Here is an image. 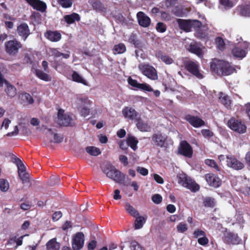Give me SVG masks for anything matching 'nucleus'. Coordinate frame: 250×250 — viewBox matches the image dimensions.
<instances>
[{
	"label": "nucleus",
	"mask_w": 250,
	"mask_h": 250,
	"mask_svg": "<svg viewBox=\"0 0 250 250\" xmlns=\"http://www.w3.org/2000/svg\"><path fill=\"white\" fill-rule=\"evenodd\" d=\"M210 68L211 71L218 75H229L234 71L229 62L224 60L214 59L210 63Z\"/></svg>",
	"instance_id": "obj_1"
},
{
	"label": "nucleus",
	"mask_w": 250,
	"mask_h": 250,
	"mask_svg": "<svg viewBox=\"0 0 250 250\" xmlns=\"http://www.w3.org/2000/svg\"><path fill=\"white\" fill-rule=\"evenodd\" d=\"M103 172L108 178L120 183L125 178V175L110 163H106L102 167Z\"/></svg>",
	"instance_id": "obj_2"
},
{
	"label": "nucleus",
	"mask_w": 250,
	"mask_h": 250,
	"mask_svg": "<svg viewBox=\"0 0 250 250\" xmlns=\"http://www.w3.org/2000/svg\"><path fill=\"white\" fill-rule=\"evenodd\" d=\"M177 177L178 179V183L183 187L193 192H196L199 189V186L188 177L186 174L184 173H180L177 176Z\"/></svg>",
	"instance_id": "obj_3"
},
{
	"label": "nucleus",
	"mask_w": 250,
	"mask_h": 250,
	"mask_svg": "<svg viewBox=\"0 0 250 250\" xmlns=\"http://www.w3.org/2000/svg\"><path fill=\"white\" fill-rule=\"evenodd\" d=\"M249 46L250 44L247 42H239L232 50V54L235 57L242 59L246 56V50Z\"/></svg>",
	"instance_id": "obj_4"
},
{
	"label": "nucleus",
	"mask_w": 250,
	"mask_h": 250,
	"mask_svg": "<svg viewBox=\"0 0 250 250\" xmlns=\"http://www.w3.org/2000/svg\"><path fill=\"white\" fill-rule=\"evenodd\" d=\"M186 69L197 78L201 79L204 78L203 74L199 70V64L196 62L187 61L184 62Z\"/></svg>",
	"instance_id": "obj_5"
},
{
	"label": "nucleus",
	"mask_w": 250,
	"mask_h": 250,
	"mask_svg": "<svg viewBox=\"0 0 250 250\" xmlns=\"http://www.w3.org/2000/svg\"><path fill=\"white\" fill-rule=\"evenodd\" d=\"M139 68L141 72L148 78L152 80L158 79V75L156 70L153 66L147 64H141Z\"/></svg>",
	"instance_id": "obj_6"
},
{
	"label": "nucleus",
	"mask_w": 250,
	"mask_h": 250,
	"mask_svg": "<svg viewBox=\"0 0 250 250\" xmlns=\"http://www.w3.org/2000/svg\"><path fill=\"white\" fill-rule=\"evenodd\" d=\"M77 104L79 105L78 110L82 116L86 117L89 114V105L90 101L86 98H80L77 99Z\"/></svg>",
	"instance_id": "obj_7"
},
{
	"label": "nucleus",
	"mask_w": 250,
	"mask_h": 250,
	"mask_svg": "<svg viewBox=\"0 0 250 250\" xmlns=\"http://www.w3.org/2000/svg\"><path fill=\"white\" fill-rule=\"evenodd\" d=\"M6 52L10 54L14 55L16 54L20 48L21 47V44L16 40L9 41L5 43Z\"/></svg>",
	"instance_id": "obj_8"
},
{
	"label": "nucleus",
	"mask_w": 250,
	"mask_h": 250,
	"mask_svg": "<svg viewBox=\"0 0 250 250\" xmlns=\"http://www.w3.org/2000/svg\"><path fill=\"white\" fill-rule=\"evenodd\" d=\"M228 126L232 130L239 133H244L246 131V126L242 122L235 119H231L228 122Z\"/></svg>",
	"instance_id": "obj_9"
},
{
	"label": "nucleus",
	"mask_w": 250,
	"mask_h": 250,
	"mask_svg": "<svg viewBox=\"0 0 250 250\" xmlns=\"http://www.w3.org/2000/svg\"><path fill=\"white\" fill-rule=\"evenodd\" d=\"M58 121L62 125L68 126L73 124V121L67 114H64V111L59 109L58 113Z\"/></svg>",
	"instance_id": "obj_10"
},
{
	"label": "nucleus",
	"mask_w": 250,
	"mask_h": 250,
	"mask_svg": "<svg viewBox=\"0 0 250 250\" xmlns=\"http://www.w3.org/2000/svg\"><path fill=\"white\" fill-rule=\"evenodd\" d=\"M223 240L225 243L229 245H238L241 241L237 233L230 231H226L224 233Z\"/></svg>",
	"instance_id": "obj_11"
},
{
	"label": "nucleus",
	"mask_w": 250,
	"mask_h": 250,
	"mask_svg": "<svg viewBox=\"0 0 250 250\" xmlns=\"http://www.w3.org/2000/svg\"><path fill=\"white\" fill-rule=\"evenodd\" d=\"M84 235L82 232L76 233L72 239V248L73 250H81L84 245Z\"/></svg>",
	"instance_id": "obj_12"
},
{
	"label": "nucleus",
	"mask_w": 250,
	"mask_h": 250,
	"mask_svg": "<svg viewBox=\"0 0 250 250\" xmlns=\"http://www.w3.org/2000/svg\"><path fill=\"white\" fill-rule=\"evenodd\" d=\"M152 142L153 144L158 146L167 147V137L160 133H156L152 136Z\"/></svg>",
	"instance_id": "obj_13"
},
{
	"label": "nucleus",
	"mask_w": 250,
	"mask_h": 250,
	"mask_svg": "<svg viewBox=\"0 0 250 250\" xmlns=\"http://www.w3.org/2000/svg\"><path fill=\"white\" fill-rule=\"evenodd\" d=\"M179 152L184 156L190 157L192 155V149L187 141H183L179 147Z\"/></svg>",
	"instance_id": "obj_14"
},
{
	"label": "nucleus",
	"mask_w": 250,
	"mask_h": 250,
	"mask_svg": "<svg viewBox=\"0 0 250 250\" xmlns=\"http://www.w3.org/2000/svg\"><path fill=\"white\" fill-rule=\"evenodd\" d=\"M127 82L131 86L144 91L148 92L153 91V89L149 84L146 83H139L136 80L132 79L131 77H129L127 79Z\"/></svg>",
	"instance_id": "obj_15"
},
{
	"label": "nucleus",
	"mask_w": 250,
	"mask_h": 250,
	"mask_svg": "<svg viewBox=\"0 0 250 250\" xmlns=\"http://www.w3.org/2000/svg\"><path fill=\"white\" fill-rule=\"evenodd\" d=\"M205 179L208 184L214 188L220 187L222 184L221 180L216 175L212 173L207 174Z\"/></svg>",
	"instance_id": "obj_16"
},
{
	"label": "nucleus",
	"mask_w": 250,
	"mask_h": 250,
	"mask_svg": "<svg viewBox=\"0 0 250 250\" xmlns=\"http://www.w3.org/2000/svg\"><path fill=\"white\" fill-rule=\"evenodd\" d=\"M227 166L236 170L241 169L244 167L243 164L232 156L226 157Z\"/></svg>",
	"instance_id": "obj_17"
},
{
	"label": "nucleus",
	"mask_w": 250,
	"mask_h": 250,
	"mask_svg": "<svg viewBox=\"0 0 250 250\" xmlns=\"http://www.w3.org/2000/svg\"><path fill=\"white\" fill-rule=\"evenodd\" d=\"M122 114L125 119L129 120H136L138 116V113L135 109L129 106L123 109Z\"/></svg>",
	"instance_id": "obj_18"
},
{
	"label": "nucleus",
	"mask_w": 250,
	"mask_h": 250,
	"mask_svg": "<svg viewBox=\"0 0 250 250\" xmlns=\"http://www.w3.org/2000/svg\"><path fill=\"white\" fill-rule=\"evenodd\" d=\"M188 49L189 51L196 54L199 57H202L204 54L203 47L194 41H192L190 43Z\"/></svg>",
	"instance_id": "obj_19"
},
{
	"label": "nucleus",
	"mask_w": 250,
	"mask_h": 250,
	"mask_svg": "<svg viewBox=\"0 0 250 250\" xmlns=\"http://www.w3.org/2000/svg\"><path fill=\"white\" fill-rule=\"evenodd\" d=\"M33 9L41 12H44L46 8L45 3L40 0H25Z\"/></svg>",
	"instance_id": "obj_20"
},
{
	"label": "nucleus",
	"mask_w": 250,
	"mask_h": 250,
	"mask_svg": "<svg viewBox=\"0 0 250 250\" xmlns=\"http://www.w3.org/2000/svg\"><path fill=\"white\" fill-rule=\"evenodd\" d=\"M18 35L21 36L24 41L27 39L30 34V30L28 25L25 23L20 24L17 29Z\"/></svg>",
	"instance_id": "obj_21"
},
{
	"label": "nucleus",
	"mask_w": 250,
	"mask_h": 250,
	"mask_svg": "<svg viewBox=\"0 0 250 250\" xmlns=\"http://www.w3.org/2000/svg\"><path fill=\"white\" fill-rule=\"evenodd\" d=\"M139 24L144 27H147L151 22L150 19L144 12H139L137 14Z\"/></svg>",
	"instance_id": "obj_22"
},
{
	"label": "nucleus",
	"mask_w": 250,
	"mask_h": 250,
	"mask_svg": "<svg viewBox=\"0 0 250 250\" xmlns=\"http://www.w3.org/2000/svg\"><path fill=\"white\" fill-rule=\"evenodd\" d=\"M186 120L195 127H199L205 124V122L201 119L197 117L188 115L186 117Z\"/></svg>",
	"instance_id": "obj_23"
},
{
	"label": "nucleus",
	"mask_w": 250,
	"mask_h": 250,
	"mask_svg": "<svg viewBox=\"0 0 250 250\" xmlns=\"http://www.w3.org/2000/svg\"><path fill=\"white\" fill-rule=\"evenodd\" d=\"M45 37L51 42H58L61 39V34L58 31H48L44 34Z\"/></svg>",
	"instance_id": "obj_24"
},
{
	"label": "nucleus",
	"mask_w": 250,
	"mask_h": 250,
	"mask_svg": "<svg viewBox=\"0 0 250 250\" xmlns=\"http://www.w3.org/2000/svg\"><path fill=\"white\" fill-rule=\"evenodd\" d=\"M178 23L180 28L186 32H189L191 30L190 20L178 19Z\"/></svg>",
	"instance_id": "obj_25"
},
{
	"label": "nucleus",
	"mask_w": 250,
	"mask_h": 250,
	"mask_svg": "<svg viewBox=\"0 0 250 250\" xmlns=\"http://www.w3.org/2000/svg\"><path fill=\"white\" fill-rule=\"evenodd\" d=\"M34 73L40 79L45 82H49L51 81V77L47 73L44 72L41 69H35Z\"/></svg>",
	"instance_id": "obj_26"
},
{
	"label": "nucleus",
	"mask_w": 250,
	"mask_h": 250,
	"mask_svg": "<svg viewBox=\"0 0 250 250\" xmlns=\"http://www.w3.org/2000/svg\"><path fill=\"white\" fill-rule=\"evenodd\" d=\"M64 19L67 24H71L76 21H79L80 17L79 14L73 13L70 15H65L64 17Z\"/></svg>",
	"instance_id": "obj_27"
},
{
	"label": "nucleus",
	"mask_w": 250,
	"mask_h": 250,
	"mask_svg": "<svg viewBox=\"0 0 250 250\" xmlns=\"http://www.w3.org/2000/svg\"><path fill=\"white\" fill-rule=\"evenodd\" d=\"M46 133L51 142L59 143L62 140V137L55 133L51 129H48Z\"/></svg>",
	"instance_id": "obj_28"
},
{
	"label": "nucleus",
	"mask_w": 250,
	"mask_h": 250,
	"mask_svg": "<svg viewBox=\"0 0 250 250\" xmlns=\"http://www.w3.org/2000/svg\"><path fill=\"white\" fill-rule=\"evenodd\" d=\"M136 217L134 221V228L135 229H141L146 220V216H140L139 215Z\"/></svg>",
	"instance_id": "obj_29"
},
{
	"label": "nucleus",
	"mask_w": 250,
	"mask_h": 250,
	"mask_svg": "<svg viewBox=\"0 0 250 250\" xmlns=\"http://www.w3.org/2000/svg\"><path fill=\"white\" fill-rule=\"evenodd\" d=\"M218 99L219 102L227 107L231 104V101L229 97L223 92L219 93Z\"/></svg>",
	"instance_id": "obj_30"
},
{
	"label": "nucleus",
	"mask_w": 250,
	"mask_h": 250,
	"mask_svg": "<svg viewBox=\"0 0 250 250\" xmlns=\"http://www.w3.org/2000/svg\"><path fill=\"white\" fill-rule=\"evenodd\" d=\"M71 77L72 80L75 82L81 83L85 85H87L86 81L76 71H73Z\"/></svg>",
	"instance_id": "obj_31"
},
{
	"label": "nucleus",
	"mask_w": 250,
	"mask_h": 250,
	"mask_svg": "<svg viewBox=\"0 0 250 250\" xmlns=\"http://www.w3.org/2000/svg\"><path fill=\"white\" fill-rule=\"evenodd\" d=\"M47 250H59L60 245L56 241V238L49 240L46 244Z\"/></svg>",
	"instance_id": "obj_32"
},
{
	"label": "nucleus",
	"mask_w": 250,
	"mask_h": 250,
	"mask_svg": "<svg viewBox=\"0 0 250 250\" xmlns=\"http://www.w3.org/2000/svg\"><path fill=\"white\" fill-rule=\"evenodd\" d=\"M125 208L126 211L130 215L133 217H137L139 215L138 211L132 205L129 203H125Z\"/></svg>",
	"instance_id": "obj_33"
},
{
	"label": "nucleus",
	"mask_w": 250,
	"mask_h": 250,
	"mask_svg": "<svg viewBox=\"0 0 250 250\" xmlns=\"http://www.w3.org/2000/svg\"><path fill=\"white\" fill-rule=\"evenodd\" d=\"M49 53L55 58H58L62 56L64 59H68L70 57L69 52H68L66 53H62L56 49L54 48H50L49 49Z\"/></svg>",
	"instance_id": "obj_34"
},
{
	"label": "nucleus",
	"mask_w": 250,
	"mask_h": 250,
	"mask_svg": "<svg viewBox=\"0 0 250 250\" xmlns=\"http://www.w3.org/2000/svg\"><path fill=\"white\" fill-rule=\"evenodd\" d=\"M157 56L163 62L167 65L172 64L174 62L173 59L170 56L166 54L159 53L157 55Z\"/></svg>",
	"instance_id": "obj_35"
},
{
	"label": "nucleus",
	"mask_w": 250,
	"mask_h": 250,
	"mask_svg": "<svg viewBox=\"0 0 250 250\" xmlns=\"http://www.w3.org/2000/svg\"><path fill=\"white\" fill-rule=\"evenodd\" d=\"M6 88L5 91L7 95L10 97H13L16 94V89L14 86L11 85L9 83H5Z\"/></svg>",
	"instance_id": "obj_36"
},
{
	"label": "nucleus",
	"mask_w": 250,
	"mask_h": 250,
	"mask_svg": "<svg viewBox=\"0 0 250 250\" xmlns=\"http://www.w3.org/2000/svg\"><path fill=\"white\" fill-rule=\"evenodd\" d=\"M20 98L22 102L26 104H32L34 102L31 96L26 93H22L20 95Z\"/></svg>",
	"instance_id": "obj_37"
},
{
	"label": "nucleus",
	"mask_w": 250,
	"mask_h": 250,
	"mask_svg": "<svg viewBox=\"0 0 250 250\" xmlns=\"http://www.w3.org/2000/svg\"><path fill=\"white\" fill-rule=\"evenodd\" d=\"M86 151L91 155L98 156L101 153L100 149L95 146H88L86 148Z\"/></svg>",
	"instance_id": "obj_38"
},
{
	"label": "nucleus",
	"mask_w": 250,
	"mask_h": 250,
	"mask_svg": "<svg viewBox=\"0 0 250 250\" xmlns=\"http://www.w3.org/2000/svg\"><path fill=\"white\" fill-rule=\"evenodd\" d=\"M127 143L134 150L137 148L138 140L134 137L130 136L127 139Z\"/></svg>",
	"instance_id": "obj_39"
},
{
	"label": "nucleus",
	"mask_w": 250,
	"mask_h": 250,
	"mask_svg": "<svg viewBox=\"0 0 250 250\" xmlns=\"http://www.w3.org/2000/svg\"><path fill=\"white\" fill-rule=\"evenodd\" d=\"M137 127L141 131H149L150 129V126L142 121H139L137 124Z\"/></svg>",
	"instance_id": "obj_40"
},
{
	"label": "nucleus",
	"mask_w": 250,
	"mask_h": 250,
	"mask_svg": "<svg viewBox=\"0 0 250 250\" xmlns=\"http://www.w3.org/2000/svg\"><path fill=\"white\" fill-rule=\"evenodd\" d=\"M125 50L126 47L125 45L123 43H119L114 46L113 51L114 54H116L123 53Z\"/></svg>",
	"instance_id": "obj_41"
},
{
	"label": "nucleus",
	"mask_w": 250,
	"mask_h": 250,
	"mask_svg": "<svg viewBox=\"0 0 250 250\" xmlns=\"http://www.w3.org/2000/svg\"><path fill=\"white\" fill-rule=\"evenodd\" d=\"M14 162L17 166L19 174L25 172V167L22 161L20 159L17 158H15Z\"/></svg>",
	"instance_id": "obj_42"
},
{
	"label": "nucleus",
	"mask_w": 250,
	"mask_h": 250,
	"mask_svg": "<svg viewBox=\"0 0 250 250\" xmlns=\"http://www.w3.org/2000/svg\"><path fill=\"white\" fill-rule=\"evenodd\" d=\"M88 2L95 10H101L103 7V4L98 0H89Z\"/></svg>",
	"instance_id": "obj_43"
},
{
	"label": "nucleus",
	"mask_w": 250,
	"mask_h": 250,
	"mask_svg": "<svg viewBox=\"0 0 250 250\" xmlns=\"http://www.w3.org/2000/svg\"><path fill=\"white\" fill-rule=\"evenodd\" d=\"M205 164L208 166L214 168L216 170L219 171H220V169L218 166L217 165L216 162L212 159H206L205 161Z\"/></svg>",
	"instance_id": "obj_44"
},
{
	"label": "nucleus",
	"mask_w": 250,
	"mask_h": 250,
	"mask_svg": "<svg viewBox=\"0 0 250 250\" xmlns=\"http://www.w3.org/2000/svg\"><path fill=\"white\" fill-rule=\"evenodd\" d=\"M240 13L243 16L250 17V4L242 6Z\"/></svg>",
	"instance_id": "obj_45"
},
{
	"label": "nucleus",
	"mask_w": 250,
	"mask_h": 250,
	"mask_svg": "<svg viewBox=\"0 0 250 250\" xmlns=\"http://www.w3.org/2000/svg\"><path fill=\"white\" fill-rule=\"evenodd\" d=\"M58 2L63 8H69L72 6L73 0H58Z\"/></svg>",
	"instance_id": "obj_46"
},
{
	"label": "nucleus",
	"mask_w": 250,
	"mask_h": 250,
	"mask_svg": "<svg viewBox=\"0 0 250 250\" xmlns=\"http://www.w3.org/2000/svg\"><path fill=\"white\" fill-rule=\"evenodd\" d=\"M9 188V185L8 181L6 180L0 179V189L3 192L7 191Z\"/></svg>",
	"instance_id": "obj_47"
},
{
	"label": "nucleus",
	"mask_w": 250,
	"mask_h": 250,
	"mask_svg": "<svg viewBox=\"0 0 250 250\" xmlns=\"http://www.w3.org/2000/svg\"><path fill=\"white\" fill-rule=\"evenodd\" d=\"M220 4L225 8H230L234 5V3L230 0H220Z\"/></svg>",
	"instance_id": "obj_48"
},
{
	"label": "nucleus",
	"mask_w": 250,
	"mask_h": 250,
	"mask_svg": "<svg viewBox=\"0 0 250 250\" xmlns=\"http://www.w3.org/2000/svg\"><path fill=\"white\" fill-rule=\"evenodd\" d=\"M193 235L194 238L198 239L200 238V237H202L206 234L204 230L199 229H197L194 231Z\"/></svg>",
	"instance_id": "obj_49"
},
{
	"label": "nucleus",
	"mask_w": 250,
	"mask_h": 250,
	"mask_svg": "<svg viewBox=\"0 0 250 250\" xmlns=\"http://www.w3.org/2000/svg\"><path fill=\"white\" fill-rule=\"evenodd\" d=\"M215 42L218 49L221 50H223L225 48V42L221 38H216L215 39Z\"/></svg>",
	"instance_id": "obj_50"
},
{
	"label": "nucleus",
	"mask_w": 250,
	"mask_h": 250,
	"mask_svg": "<svg viewBox=\"0 0 250 250\" xmlns=\"http://www.w3.org/2000/svg\"><path fill=\"white\" fill-rule=\"evenodd\" d=\"M177 231L180 233H184L188 230L187 224L184 223H180L177 226Z\"/></svg>",
	"instance_id": "obj_51"
},
{
	"label": "nucleus",
	"mask_w": 250,
	"mask_h": 250,
	"mask_svg": "<svg viewBox=\"0 0 250 250\" xmlns=\"http://www.w3.org/2000/svg\"><path fill=\"white\" fill-rule=\"evenodd\" d=\"M156 29L159 32L164 33L166 31L167 27L164 23L159 22L156 25Z\"/></svg>",
	"instance_id": "obj_52"
},
{
	"label": "nucleus",
	"mask_w": 250,
	"mask_h": 250,
	"mask_svg": "<svg viewBox=\"0 0 250 250\" xmlns=\"http://www.w3.org/2000/svg\"><path fill=\"white\" fill-rule=\"evenodd\" d=\"M204 204L206 206L213 207L215 204L214 199L211 198H207L204 200Z\"/></svg>",
	"instance_id": "obj_53"
},
{
	"label": "nucleus",
	"mask_w": 250,
	"mask_h": 250,
	"mask_svg": "<svg viewBox=\"0 0 250 250\" xmlns=\"http://www.w3.org/2000/svg\"><path fill=\"white\" fill-rule=\"evenodd\" d=\"M152 200L155 204H159L162 201V197L160 194H156L152 196Z\"/></svg>",
	"instance_id": "obj_54"
},
{
	"label": "nucleus",
	"mask_w": 250,
	"mask_h": 250,
	"mask_svg": "<svg viewBox=\"0 0 250 250\" xmlns=\"http://www.w3.org/2000/svg\"><path fill=\"white\" fill-rule=\"evenodd\" d=\"M208 239L206 236V235L202 237H200V238L198 239V243L202 246L207 245L208 243Z\"/></svg>",
	"instance_id": "obj_55"
},
{
	"label": "nucleus",
	"mask_w": 250,
	"mask_h": 250,
	"mask_svg": "<svg viewBox=\"0 0 250 250\" xmlns=\"http://www.w3.org/2000/svg\"><path fill=\"white\" fill-rule=\"evenodd\" d=\"M191 29L194 28L197 29L201 26V23L198 20H190Z\"/></svg>",
	"instance_id": "obj_56"
},
{
	"label": "nucleus",
	"mask_w": 250,
	"mask_h": 250,
	"mask_svg": "<svg viewBox=\"0 0 250 250\" xmlns=\"http://www.w3.org/2000/svg\"><path fill=\"white\" fill-rule=\"evenodd\" d=\"M19 176L23 183L28 182L29 181V176L28 173L26 172L19 173Z\"/></svg>",
	"instance_id": "obj_57"
},
{
	"label": "nucleus",
	"mask_w": 250,
	"mask_h": 250,
	"mask_svg": "<svg viewBox=\"0 0 250 250\" xmlns=\"http://www.w3.org/2000/svg\"><path fill=\"white\" fill-rule=\"evenodd\" d=\"M137 171L140 174L143 176H146L148 174V171L146 168L142 167H138L137 168Z\"/></svg>",
	"instance_id": "obj_58"
},
{
	"label": "nucleus",
	"mask_w": 250,
	"mask_h": 250,
	"mask_svg": "<svg viewBox=\"0 0 250 250\" xmlns=\"http://www.w3.org/2000/svg\"><path fill=\"white\" fill-rule=\"evenodd\" d=\"M19 128L17 125H15L14 128V130L8 133L6 135L9 137H12L17 136L19 133Z\"/></svg>",
	"instance_id": "obj_59"
},
{
	"label": "nucleus",
	"mask_w": 250,
	"mask_h": 250,
	"mask_svg": "<svg viewBox=\"0 0 250 250\" xmlns=\"http://www.w3.org/2000/svg\"><path fill=\"white\" fill-rule=\"evenodd\" d=\"M177 0H166L165 2V6L167 8L171 7L177 3Z\"/></svg>",
	"instance_id": "obj_60"
},
{
	"label": "nucleus",
	"mask_w": 250,
	"mask_h": 250,
	"mask_svg": "<svg viewBox=\"0 0 250 250\" xmlns=\"http://www.w3.org/2000/svg\"><path fill=\"white\" fill-rule=\"evenodd\" d=\"M11 121L9 119L7 118L4 119L2 122L1 129L4 128L5 129H7Z\"/></svg>",
	"instance_id": "obj_61"
},
{
	"label": "nucleus",
	"mask_w": 250,
	"mask_h": 250,
	"mask_svg": "<svg viewBox=\"0 0 250 250\" xmlns=\"http://www.w3.org/2000/svg\"><path fill=\"white\" fill-rule=\"evenodd\" d=\"M62 216V213L61 211H56L52 215V219L54 221H58Z\"/></svg>",
	"instance_id": "obj_62"
},
{
	"label": "nucleus",
	"mask_w": 250,
	"mask_h": 250,
	"mask_svg": "<svg viewBox=\"0 0 250 250\" xmlns=\"http://www.w3.org/2000/svg\"><path fill=\"white\" fill-rule=\"evenodd\" d=\"M201 132L205 137H210L213 135V133L208 129H203Z\"/></svg>",
	"instance_id": "obj_63"
},
{
	"label": "nucleus",
	"mask_w": 250,
	"mask_h": 250,
	"mask_svg": "<svg viewBox=\"0 0 250 250\" xmlns=\"http://www.w3.org/2000/svg\"><path fill=\"white\" fill-rule=\"evenodd\" d=\"M161 19L164 21H168L170 20L171 17L169 14L166 12L161 13Z\"/></svg>",
	"instance_id": "obj_64"
}]
</instances>
